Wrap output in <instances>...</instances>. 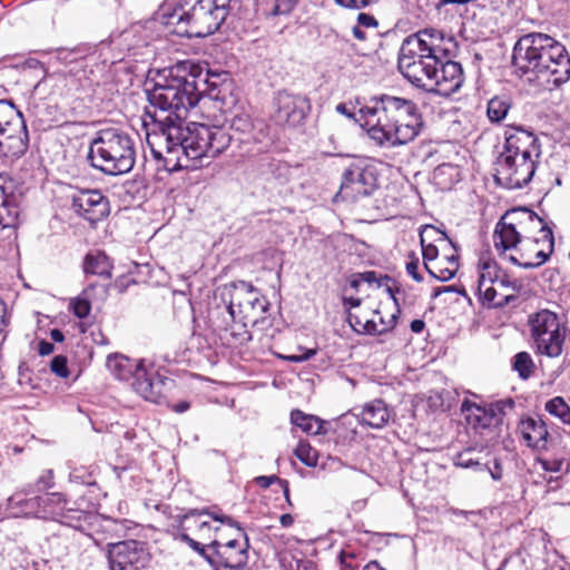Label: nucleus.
<instances>
[{
  "label": "nucleus",
  "mask_w": 570,
  "mask_h": 570,
  "mask_svg": "<svg viewBox=\"0 0 570 570\" xmlns=\"http://www.w3.org/2000/svg\"><path fill=\"white\" fill-rule=\"evenodd\" d=\"M199 68L191 61L158 70L147 83L150 108L147 115L153 119V128L147 132V144L156 157L181 150L189 159L215 158L230 145L234 137L222 127L204 124L185 125L188 111L200 98L197 88Z\"/></svg>",
  "instance_id": "1"
},
{
  "label": "nucleus",
  "mask_w": 570,
  "mask_h": 570,
  "mask_svg": "<svg viewBox=\"0 0 570 570\" xmlns=\"http://www.w3.org/2000/svg\"><path fill=\"white\" fill-rule=\"evenodd\" d=\"M336 111L354 118L379 147H399L413 141L424 127L417 105L410 99L391 95L372 97L356 114L343 102Z\"/></svg>",
  "instance_id": "2"
},
{
  "label": "nucleus",
  "mask_w": 570,
  "mask_h": 570,
  "mask_svg": "<svg viewBox=\"0 0 570 570\" xmlns=\"http://www.w3.org/2000/svg\"><path fill=\"white\" fill-rule=\"evenodd\" d=\"M512 63L528 80L546 89L561 86L570 79V56L564 45L542 32H530L513 47Z\"/></svg>",
  "instance_id": "3"
},
{
  "label": "nucleus",
  "mask_w": 570,
  "mask_h": 570,
  "mask_svg": "<svg viewBox=\"0 0 570 570\" xmlns=\"http://www.w3.org/2000/svg\"><path fill=\"white\" fill-rule=\"evenodd\" d=\"M223 306L209 312L212 326L219 332H229L238 343L247 342L248 324L255 325L267 311L268 302L253 285L244 281L220 288Z\"/></svg>",
  "instance_id": "4"
},
{
  "label": "nucleus",
  "mask_w": 570,
  "mask_h": 570,
  "mask_svg": "<svg viewBox=\"0 0 570 570\" xmlns=\"http://www.w3.org/2000/svg\"><path fill=\"white\" fill-rule=\"evenodd\" d=\"M503 151L495 163V181L508 189H520L533 178L541 145L531 131L508 127L504 131Z\"/></svg>",
  "instance_id": "5"
},
{
  "label": "nucleus",
  "mask_w": 570,
  "mask_h": 570,
  "mask_svg": "<svg viewBox=\"0 0 570 570\" xmlns=\"http://www.w3.org/2000/svg\"><path fill=\"white\" fill-rule=\"evenodd\" d=\"M456 42L443 30L425 28L407 36L399 50L397 68L414 87L429 72L435 59L452 57Z\"/></svg>",
  "instance_id": "6"
},
{
  "label": "nucleus",
  "mask_w": 570,
  "mask_h": 570,
  "mask_svg": "<svg viewBox=\"0 0 570 570\" xmlns=\"http://www.w3.org/2000/svg\"><path fill=\"white\" fill-rule=\"evenodd\" d=\"M161 9L163 23L177 36L204 38L214 33L229 13L230 0H184Z\"/></svg>",
  "instance_id": "7"
},
{
  "label": "nucleus",
  "mask_w": 570,
  "mask_h": 570,
  "mask_svg": "<svg viewBox=\"0 0 570 570\" xmlns=\"http://www.w3.org/2000/svg\"><path fill=\"white\" fill-rule=\"evenodd\" d=\"M87 159L92 168L105 175L127 174L136 161L135 141L128 132L119 128L100 129L89 144Z\"/></svg>",
  "instance_id": "8"
},
{
  "label": "nucleus",
  "mask_w": 570,
  "mask_h": 570,
  "mask_svg": "<svg viewBox=\"0 0 570 570\" xmlns=\"http://www.w3.org/2000/svg\"><path fill=\"white\" fill-rule=\"evenodd\" d=\"M507 219L517 227L522 239L530 240V249L534 252L532 257L520 253L519 256L510 254L507 258L525 269L543 265L554 249L553 232L543 218L527 207H515L507 210Z\"/></svg>",
  "instance_id": "9"
},
{
  "label": "nucleus",
  "mask_w": 570,
  "mask_h": 570,
  "mask_svg": "<svg viewBox=\"0 0 570 570\" xmlns=\"http://www.w3.org/2000/svg\"><path fill=\"white\" fill-rule=\"evenodd\" d=\"M216 538L205 549L204 559L213 570H243L248 562V538L237 528V538H226L223 529L215 528Z\"/></svg>",
  "instance_id": "10"
},
{
  "label": "nucleus",
  "mask_w": 570,
  "mask_h": 570,
  "mask_svg": "<svg viewBox=\"0 0 570 570\" xmlns=\"http://www.w3.org/2000/svg\"><path fill=\"white\" fill-rule=\"evenodd\" d=\"M29 136L23 116L7 99L0 100V155L11 160L20 158L28 149Z\"/></svg>",
  "instance_id": "11"
},
{
  "label": "nucleus",
  "mask_w": 570,
  "mask_h": 570,
  "mask_svg": "<svg viewBox=\"0 0 570 570\" xmlns=\"http://www.w3.org/2000/svg\"><path fill=\"white\" fill-rule=\"evenodd\" d=\"M529 326L535 352L548 357H558L563 351L566 327L557 313L540 309L529 316Z\"/></svg>",
  "instance_id": "12"
},
{
  "label": "nucleus",
  "mask_w": 570,
  "mask_h": 570,
  "mask_svg": "<svg viewBox=\"0 0 570 570\" xmlns=\"http://www.w3.org/2000/svg\"><path fill=\"white\" fill-rule=\"evenodd\" d=\"M377 187L375 169L363 159H354L343 170L338 195L356 200L371 195Z\"/></svg>",
  "instance_id": "13"
},
{
  "label": "nucleus",
  "mask_w": 570,
  "mask_h": 570,
  "mask_svg": "<svg viewBox=\"0 0 570 570\" xmlns=\"http://www.w3.org/2000/svg\"><path fill=\"white\" fill-rule=\"evenodd\" d=\"M107 559L110 570H141L150 561L145 542L126 540L107 544Z\"/></svg>",
  "instance_id": "14"
},
{
  "label": "nucleus",
  "mask_w": 570,
  "mask_h": 570,
  "mask_svg": "<svg viewBox=\"0 0 570 570\" xmlns=\"http://www.w3.org/2000/svg\"><path fill=\"white\" fill-rule=\"evenodd\" d=\"M309 110L311 102L306 96L281 90L274 98L273 119L278 125L296 127L303 124Z\"/></svg>",
  "instance_id": "15"
},
{
  "label": "nucleus",
  "mask_w": 570,
  "mask_h": 570,
  "mask_svg": "<svg viewBox=\"0 0 570 570\" xmlns=\"http://www.w3.org/2000/svg\"><path fill=\"white\" fill-rule=\"evenodd\" d=\"M73 209L90 224L102 220L109 214V200L98 189H81L72 196Z\"/></svg>",
  "instance_id": "16"
},
{
  "label": "nucleus",
  "mask_w": 570,
  "mask_h": 570,
  "mask_svg": "<svg viewBox=\"0 0 570 570\" xmlns=\"http://www.w3.org/2000/svg\"><path fill=\"white\" fill-rule=\"evenodd\" d=\"M19 195L14 181L7 175L0 174V228L16 226L19 216Z\"/></svg>",
  "instance_id": "17"
},
{
  "label": "nucleus",
  "mask_w": 570,
  "mask_h": 570,
  "mask_svg": "<svg viewBox=\"0 0 570 570\" xmlns=\"http://www.w3.org/2000/svg\"><path fill=\"white\" fill-rule=\"evenodd\" d=\"M518 431L529 448L539 451L548 448L549 432L542 419L525 417L520 421Z\"/></svg>",
  "instance_id": "18"
},
{
  "label": "nucleus",
  "mask_w": 570,
  "mask_h": 570,
  "mask_svg": "<svg viewBox=\"0 0 570 570\" xmlns=\"http://www.w3.org/2000/svg\"><path fill=\"white\" fill-rule=\"evenodd\" d=\"M442 65V81H436V95L441 97H450L458 92L464 82V73L461 63L452 61L451 57L444 58Z\"/></svg>",
  "instance_id": "19"
},
{
  "label": "nucleus",
  "mask_w": 570,
  "mask_h": 570,
  "mask_svg": "<svg viewBox=\"0 0 570 570\" xmlns=\"http://www.w3.org/2000/svg\"><path fill=\"white\" fill-rule=\"evenodd\" d=\"M510 223L511 222L507 219L505 212L495 225L493 233V244L494 248L501 254H505L508 250L515 249L518 244H520L522 240V237L520 236L517 227Z\"/></svg>",
  "instance_id": "20"
},
{
  "label": "nucleus",
  "mask_w": 570,
  "mask_h": 570,
  "mask_svg": "<svg viewBox=\"0 0 570 570\" xmlns=\"http://www.w3.org/2000/svg\"><path fill=\"white\" fill-rule=\"evenodd\" d=\"M461 412L465 415L468 423L473 429H487L493 423L501 422V419L497 417L490 405L481 406L469 400H465L462 403Z\"/></svg>",
  "instance_id": "21"
},
{
  "label": "nucleus",
  "mask_w": 570,
  "mask_h": 570,
  "mask_svg": "<svg viewBox=\"0 0 570 570\" xmlns=\"http://www.w3.org/2000/svg\"><path fill=\"white\" fill-rule=\"evenodd\" d=\"M41 519L69 518V513H79V510L68 508V500L62 493L51 492L40 495Z\"/></svg>",
  "instance_id": "22"
},
{
  "label": "nucleus",
  "mask_w": 570,
  "mask_h": 570,
  "mask_svg": "<svg viewBox=\"0 0 570 570\" xmlns=\"http://www.w3.org/2000/svg\"><path fill=\"white\" fill-rule=\"evenodd\" d=\"M144 365L142 361H135L125 355L115 354L107 357L106 366L118 380L127 381L134 377Z\"/></svg>",
  "instance_id": "23"
},
{
  "label": "nucleus",
  "mask_w": 570,
  "mask_h": 570,
  "mask_svg": "<svg viewBox=\"0 0 570 570\" xmlns=\"http://www.w3.org/2000/svg\"><path fill=\"white\" fill-rule=\"evenodd\" d=\"M390 411L382 400H374L363 406L361 420L373 429H382L390 420Z\"/></svg>",
  "instance_id": "24"
},
{
  "label": "nucleus",
  "mask_w": 570,
  "mask_h": 570,
  "mask_svg": "<svg viewBox=\"0 0 570 570\" xmlns=\"http://www.w3.org/2000/svg\"><path fill=\"white\" fill-rule=\"evenodd\" d=\"M425 269L433 278L440 282L452 279L459 269V255L456 249L453 248V253L445 255L443 259L433 266L425 264Z\"/></svg>",
  "instance_id": "25"
},
{
  "label": "nucleus",
  "mask_w": 570,
  "mask_h": 570,
  "mask_svg": "<svg viewBox=\"0 0 570 570\" xmlns=\"http://www.w3.org/2000/svg\"><path fill=\"white\" fill-rule=\"evenodd\" d=\"M7 505L8 509L17 510L12 512L14 515L41 518L40 495L24 499L20 492H17L8 498Z\"/></svg>",
  "instance_id": "26"
},
{
  "label": "nucleus",
  "mask_w": 570,
  "mask_h": 570,
  "mask_svg": "<svg viewBox=\"0 0 570 570\" xmlns=\"http://www.w3.org/2000/svg\"><path fill=\"white\" fill-rule=\"evenodd\" d=\"M438 236L435 239L436 242L446 243L448 237L446 234L439 230L434 226H425L422 232L420 233V243L422 247V255L424 265L430 264L431 262L435 261L439 256V248L436 245L432 243H426V238Z\"/></svg>",
  "instance_id": "27"
},
{
  "label": "nucleus",
  "mask_w": 570,
  "mask_h": 570,
  "mask_svg": "<svg viewBox=\"0 0 570 570\" xmlns=\"http://www.w3.org/2000/svg\"><path fill=\"white\" fill-rule=\"evenodd\" d=\"M396 317V314H393L389 321H384L379 311H371L364 325L355 323L361 328V334L363 335H381L394 327Z\"/></svg>",
  "instance_id": "28"
},
{
  "label": "nucleus",
  "mask_w": 570,
  "mask_h": 570,
  "mask_svg": "<svg viewBox=\"0 0 570 570\" xmlns=\"http://www.w3.org/2000/svg\"><path fill=\"white\" fill-rule=\"evenodd\" d=\"M478 294L482 304H487L491 307H502L515 298L513 293L499 292L495 284H487L482 287L478 286Z\"/></svg>",
  "instance_id": "29"
},
{
  "label": "nucleus",
  "mask_w": 570,
  "mask_h": 570,
  "mask_svg": "<svg viewBox=\"0 0 570 570\" xmlns=\"http://www.w3.org/2000/svg\"><path fill=\"white\" fill-rule=\"evenodd\" d=\"M291 422L306 434L318 435L324 433L323 421L317 416L306 414L301 410H293L291 412Z\"/></svg>",
  "instance_id": "30"
},
{
  "label": "nucleus",
  "mask_w": 570,
  "mask_h": 570,
  "mask_svg": "<svg viewBox=\"0 0 570 570\" xmlns=\"http://www.w3.org/2000/svg\"><path fill=\"white\" fill-rule=\"evenodd\" d=\"M111 264L104 253L88 254L83 262V272L86 274L111 277Z\"/></svg>",
  "instance_id": "31"
},
{
  "label": "nucleus",
  "mask_w": 570,
  "mask_h": 570,
  "mask_svg": "<svg viewBox=\"0 0 570 570\" xmlns=\"http://www.w3.org/2000/svg\"><path fill=\"white\" fill-rule=\"evenodd\" d=\"M136 392L140 394L145 400L155 402L159 395V391H156V384L149 377L145 366L138 368L134 376L132 383Z\"/></svg>",
  "instance_id": "32"
},
{
  "label": "nucleus",
  "mask_w": 570,
  "mask_h": 570,
  "mask_svg": "<svg viewBox=\"0 0 570 570\" xmlns=\"http://www.w3.org/2000/svg\"><path fill=\"white\" fill-rule=\"evenodd\" d=\"M445 62V59H435L433 65L430 67L429 72L424 75L423 79L417 83L416 88L422 89L429 94L436 95V88L439 83L436 81H442V65Z\"/></svg>",
  "instance_id": "33"
},
{
  "label": "nucleus",
  "mask_w": 570,
  "mask_h": 570,
  "mask_svg": "<svg viewBox=\"0 0 570 570\" xmlns=\"http://www.w3.org/2000/svg\"><path fill=\"white\" fill-rule=\"evenodd\" d=\"M501 269L495 261L490 257H481L479 261V279L478 286L482 287L487 284H495Z\"/></svg>",
  "instance_id": "34"
},
{
  "label": "nucleus",
  "mask_w": 570,
  "mask_h": 570,
  "mask_svg": "<svg viewBox=\"0 0 570 570\" xmlns=\"http://www.w3.org/2000/svg\"><path fill=\"white\" fill-rule=\"evenodd\" d=\"M544 410L561 423L570 424V406L562 396H554L547 401Z\"/></svg>",
  "instance_id": "35"
},
{
  "label": "nucleus",
  "mask_w": 570,
  "mask_h": 570,
  "mask_svg": "<svg viewBox=\"0 0 570 570\" xmlns=\"http://www.w3.org/2000/svg\"><path fill=\"white\" fill-rule=\"evenodd\" d=\"M511 108L510 99L507 97H493L488 102L487 114L491 122L503 120Z\"/></svg>",
  "instance_id": "36"
},
{
  "label": "nucleus",
  "mask_w": 570,
  "mask_h": 570,
  "mask_svg": "<svg viewBox=\"0 0 570 570\" xmlns=\"http://www.w3.org/2000/svg\"><path fill=\"white\" fill-rule=\"evenodd\" d=\"M97 472L96 465L73 468L69 473V480L72 483L92 487L96 485Z\"/></svg>",
  "instance_id": "37"
},
{
  "label": "nucleus",
  "mask_w": 570,
  "mask_h": 570,
  "mask_svg": "<svg viewBox=\"0 0 570 570\" xmlns=\"http://www.w3.org/2000/svg\"><path fill=\"white\" fill-rule=\"evenodd\" d=\"M534 363L528 352H519L513 357V370L522 380L529 379L534 371Z\"/></svg>",
  "instance_id": "38"
},
{
  "label": "nucleus",
  "mask_w": 570,
  "mask_h": 570,
  "mask_svg": "<svg viewBox=\"0 0 570 570\" xmlns=\"http://www.w3.org/2000/svg\"><path fill=\"white\" fill-rule=\"evenodd\" d=\"M204 515H208L214 521H219L223 524H227L230 528H235L236 530H237V528H240L239 524L235 520H233L230 517H227L225 514L203 511V512L198 513V520H197V527H198L200 532H205V531H210L212 530L210 523L208 521H206V520H202V517H204Z\"/></svg>",
  "instance_id": "39"
},
{
  "label": "nucleus",
  "mask_w": 570,
  "mask_h": 570,
  "mask_svg": "<svg viewBox=\"0 0 570 570\" xmlns=\"http://www.w3.org/2000/svg\"><path fill=\"white\" fill-rule=\"evenodd\" d=\"M295 455L307 466L317 464V452L308 443L299 442L295 449Z\"/></svg>",
  "instance_id": "40"
},
{
  "label": "nucleus",
  "mask_w": 570,
  "mask_h": 570,
  "mask_svg": "<svg viewBox=\"0 0 570 570\" xmlns=\"http://www.w3.org/2000/svg\"><path fill=\"white\" fill-rule=\"evenodd\" d=\"M470 454H471V449H468L465 451L456 453L453 458V464L455 466L463 468V469L481 468L480 462L472 459L470 456Z\"/></svg>",
  "instance_id": "41"
},
{
  "label": "nucleus",
  "mask_w": 570,
  "mask_h": 570,
  "mask_svg": "<svg viewBox=\"0 0 570 570\" xmlns=\"http://www.w3.org/2000/svg\"><path fill=\"white\" fill-rule=\"evenodd\" d=\"M50 370L58 377L67 379L69 376L67 357L63 355H56L50 362Z\"/></svg>",
  "instance_id": "42"
},
{
  "label": "nucleus",
  "mask_w": 570,
  "mask_h": 570,
  "mask_svg": "<svg viewBox=\"0 0 570 570\" xmlns=\"http://www.w3.org/2000/svg\"><path fill=\"white\" fill-rule=\"evenodd\" d=\"M272 175L279 184H285L289 179L291 168L286 163L276 161L271 164Z\"/></svg>",
  "instance_id": "43"
},
{
  "label": "nucleus",
  "mask_w": 570,
  "mask_h": 570,
  "mask_svg": "<svg viewBox=\"0 0 570 570\" xmlns=\"http://www.w3.org/2000/svg\"><path fill=\"white\" fill-rule=\"evenodd\" d=\"M295 0H275L271 11L269 16L272 17H278V16H287L289 14L293 9L295 8Z\"/></svg>",
  "instance_id": "44"
},
{
  "label": "nucleus",
  "mask_w": 570,
  "mask_h": 570,
  "mask_svg": "<svg viewBox=\"0 0 570 570\" xmlns=\"http://www.w3.org/2000/svg\"><path fill=\"white\" fill-rule=\"evenodd\" d=\"M362 283L365 282L370 285L376 284L377 287H383L385 282H393V279L387 275L377 274L374 271H366L363 273H358Z\"/></svg>",
  "instance_id": "45"
},
{
  "label": "nucleus",
  "mask_w": 570,
  "mask_h": 570,
  "mask_svg": "<svg viewBox=\"0 0 570 570\" xmlns=\"http://www.w3.org/2000/svg\"><path fill=\"white\" fill-rule=\"evenodd\" d=\"M255 482L259 487H262L264 489L269 488L275 482H279L283 485V488H284L285 498L289 502V490H288V482L287 481L281 480L277 475H268V476L262 475V476H257L255 479Z\"/></svg>",
  "instance_id": "46"
},
{
  "label": "nucleus",
  "mask_w": 570,
  "mask_h": 570,
  "mask_svg": "<svg viewBox=\"0 0 570 570\" xmlns=\"http://www.w3.org/2000/svg\"><path fill=\"white\" fill-rule=\"evenodd\" d=\"M70 307L78 318L87 317L91 311L89 301L83 297H77L72 299L70 303Z\"/></svg>",
  "instance_id": "47"
},
{
  "label": "nucleus",
  "mask_w": 570,
  "mask_h": 570,
  "mask_svg": "<svg viewBox=\"0 0 570 570\" xmlns=\"http://www.w3.org/2000/svg\"><path fill=\"white\" fill-rule=\"evenodd\" d=\"M420 261L419 257L412 252L409 254V261L406 262V273L417 283L423 281L422 275L419 273Z\"/></svg>",
  "instance_id": "48"
},
{
  "label": "nucleus",
  "mask_w": 570,
  "mask_h": 570,
  "mask_svg": "<svg viewBox=\"0 0 570 570\" xmlns=\"http://www.w3.org/2000/svg\"><path fill=\"white\" fill-rule=\"evenodd\" d=\"M81 53L80 49L78 48H59L56 51V58L57 60L63 62V63H70L78 59L79 55Z\"/></svg>",
  "instance_id": "49"
},
{
  "label": "nucleus",
  "mask_w": 570,
  "mask_h": 570,
  "mask_svg": "<svg viewBox=\"0 0 570 570\" xmlns=\"http://www.w3.org/2000/svg\"><path fill=\"white\" fill-rule=\"evenodd\" d=\"M495 285L500 288H511V293L514 295L521 288V285L515 279H511L503 271H501L499 277H497Z\"/></svg>",
  "instance_id": "50"
},
{
  "label": "nucleus",
  "mask_w": 570,
  "mask_h": 570,
  "mask_svg": "<svg viewBox=\"0 0 570 570\" xmlns=\"http://www.w3.org/2000/svg\"><path fill=\"white\" fill-rule=\"evenodd\" d=\"M370 312L371 311H362L360 313H347V322L350 326L353 328V331L356 332L357 334H361V328H358V325L355 322L360 323V325H364L367 315H370Z\"/></svg>",
  "instance_id": "51"
},
{
  "label": "nucleus",
  "mask_w": 570,
  "mask_h": 570,
  "mask_svg": "<svg viewBox=\"0 0 570 570\" xmlns=\"http://www.w3.org/2000/svg\"><path fill=\"white\" fill-rule=\"evenodd\" d=\"M539 464L541 465L542 470L547 471V472H561L562 469H563V460L561 459H552V460H544V459H541L538 461Z\"/></svg>",
  "instance_id": "52"
},
{
  "label": "nucleus",
  "mask_w": 570,
  "mask_h": 570,
  "mask_svg": "<svg viewBox=\"0 0 570 570\" xmlns=\"http://www.w3.org/2000/svg\"><path fill=\"white\" fill-rule=\"evenodd\" d=\"M497 417H502L505 414V410H512L514 407V402L512 399L501 400L495 403L490 404Z\"/></svg>",
  "instance_id": "53"
},
{
  "label": "nucleus",
  "mask_w": 570,
  "mask_h": 570,
  "mask_svg": "<svg viewBox=\"0 0 570 570\" xmlns=\"http://www.w3.org/2000/svg\"><path fill=\"white\" fill-rule=\"evenodd\" d=\"M355 556L353 553L342 551L340 554L341 570H356Z\"/></svg>",
  "instance_id": "54"
},
{
  "label": "nucleus",
  "mask_w": 570,
  "mask_h": 570,
  "mask_svg": "<svg viewBox=\"0 0 570 570\" xmlns=\"http://www.w3.org/2000/svg\"><path fill=\"white\" fill-rule=\"evenodd\" d=\"M55 484L53 482V472L52 470H47L46 472H43L39 479L37 480V488L38 490H47V489H50L52 488Z\"/></svg>",
  "instance_id": "55"
},
{
  "label": "nucleus",
  "mask_w": 570,
  "mask_h": 570,
  "mask_svg": "<svg viewBox=\"0 0 570 570\" xmlns=\"http://www.w3.org/2000/svg\"><path fill=\"white\" fill-rule=\"evenodd\" d=\"M391 282H385L383 287L386 288V292L389 293L390 297L393 299L395 306H396V313H400V301L401 295L403 294V291H401L400 287L393 285H390Z\"/></svg>",
  "instance_id": "56"
},
{
  "label": "nucleus",
  "mask_w": 570,
  "mask_h": 570,
  "mask_svg": "<svg viewBox=\"0 0 570 570\" xmlns=\"http://www.w3.org/2000/svg\"><path fill=\"white\" fill-rule=\"evenodd\" d=\"M337 4L347 9H363L367 7L372 0H334Z\"/></svg>",
  "instance_id": "57"
},
{
  "label": "nucleus",
  "mask_w": 570,
  "mask_h": 570,
  "mask_svg": "<svg viewBox=\"0 0 570 570\" xmlns=\"http://www.w3.org/2000/svg\"><path fill=\"white\" fill-rule=\"evenodd\" d=\"M252 128V124L247 117H237L232 122V129L245 132Z\"/></svg>",
  "instance_id": "58"
},
{
  "label": "nucleus",
  "mask_w": 570,
  "mask_h": 570,
  "mask_svg": "<svg viewBox=\"0 0 570 570\" xmlns=\"http://www.w3.org/2000/svg\"><path fill=\"white\" fill-rule=\"evenodd\" d=\"M357 22L362 27H372V28H376L379 24L377 20L373 16L367 14V13H360L357 17Z\"/></svg>",
  "instance_id": "59"
},
{
  "label": "nucleus",
  "mask_w": 570,
  "mask_h": 570,
  "mask_svg": "<svg viewBox=\"0 0 570 570\" xmlns=\"http://www.w3.org/2000/svg\"><path fill=\"white\" fill-rule=\"evenodd\" d=\"M316 353L315 350H307L304 354L299 355H289L286 358L294 363H299L309 360L312 356H314Z\"/></svg>",
  "instance_id": "60"
},
{
  "label": "nucleus",
  "mask_w": 570,
  "mask_h": 570,
  "mask_svg": "<svg viewBox=\"0 0 570 570\" xmlns=\"http://www.w3.org/2000/svg\"><path fill=\"white\" fill-rule=\"evenodd\" d=\"M184 540L188 542V544L204 558L205 549H209V544H200L188 535H183Z\"/></svg>",
  "instance_id": "61"
},
{
  "label": "nucleus",
  "mask_w": 570,
  "mask_h": 570,
  "mask_svg": "<svg viewBox=\"0 0 570 570\" xmlns=\"http://www.w3.org/2000/svg\"><path fill=\"white\" fill-rule=\"evenodd\" d=\"M55 351V345L47 341H41L38 346V352L40 355L46 356L50 355Z\"/></svg>",
  "instance_id": "62"
},
{
  "label": "nucleus",
  "mask_w": 570,
  "mask_h": 570,
  "mask_svg": "<svg viewBox=\"0 0 570 570\" xmlns=\"http://www.w3.org/2000/svg\"><path fill=\"white\" fill-rule=\"evenodd\" d=\"M296 570H317V568L314 561L303 559L296 562Z\"/></svg>",
  "instance_id": "63"
},
{
  "label": "nucleus",
  "mask_w": 570,
  "mask_h": 570,
  "mask_svg": "<svg viewBox=\"0 0 570 570\" xmlns=\"http://www.w3.org/2000/svg\"><path fill=\"white\" fill-rule=\"evenodd\" d=\"M491 478L494 481H500L502 479V468L498 460L494 461V470H489Z\"/></svg>",
  "instance_id": "64"
}]
</instances>
